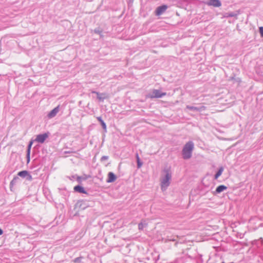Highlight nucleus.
<instances>
[{
    "mask_svg": "<svg viewBox=\"0 0 263 263\" xmlns=\"http://www.w3.org/2000/svg\"><path fill=\"white\" fill-rule=\"evenodd\" d=\"M172 177V174L170 168H165L162 173L160 181L161 190L165 191L170 186Z\"/></svg>",
    "mask_w": 263,
    "mask_h": 263,
    "instance_id": "obj_1",
    "label": "nucleus"
},
{
    "mask_svg": "<svg viewBox=\"0 0 263 263\" xmlns=\"http://www.w3.org/2000/svg\"><path fill=\"white\" fill-rule=\"evenodd\" d=\"M194 147V144L192 141L187 142L184 145L182 151V157L184 159L187 160L191 158Z\"/></svg>",
    "mask_w": 263,
    "mask_h": 263,
    "instance_id": "obj_2",
    "label": "nucleus"
},
{
    "mask_svg": "<svg viewBox=\"0 0 263 263\" xmlns=\"http://www.w3.org/2000/svg\"><path fill=\"white\" fill-rule=\"evenodd\" d=\"M165 95H166L165 92H162L161 91L159 90L155 89L153 90L151 97L160 98Z\"/></svg>",
    "mask_w": 263,
    "mask_h": 263,
    "instance_id": "obj_3",
    "label": "nucleus"
},
{
    "mask_svg": "<svg viewBox=\"0 0 263 263\" xmlns=\"http://www.w3.org/2000/svg\"><path fill=\"white\" fill-rule=\"evenodd\" d=\"M167 8V6L165 5L160 6L156 9V14L158 16L164 13Z\"/></svg>",
    "mask_w": 263,
    "mask_h": 263,
    "instance_id": "obj_4",
    "label": "nucleus"
},
{
    "mask_svg": "<svg viewBox=\"0 0 263 263\" xmlns=\"http://www.w3.org/2000/svg\"><path fill=\"white\" fill-rule=\"evenodd\" d=\"M186 108L191 110L200 112L204 110L205 107L204 106H202L201 107H195L193 106L187 105L186 106Z\"/></svg>",
    "mask_w": 263,
    "mask_h": 263,
    "instance_id": "obj_5",
    "label": "nucleus"
},
{
    "mask_svg": "<svg viewBox=\"0 0 263 263\" xmlns=\"http://www.w3.org/2000/svg\"><path fill=\"white\" fill-rule=\"evenodd\" d=\"M48 137V135L47 133L39 135L36 136L35 141L39 143H43Z\"/></svg>",
    "mask_w": 263,
    "mask_h": 263,
    "instance_id": "obj_6",
    "label": "nucleus"
},
{
    "mask_svg": "<svg viewBox=\"0 0 263 263\" xmlns=\"http://www.w3.org/2000/svg\"><path fill=\"white\" fill-rule=\"evenodd\" d=\"M207 4L209 6H213L215 7H219L221 6V3L219 0H209Z\"/></svg>",
    "mask_w": 263,
    "mask_h": 263,
    "instance_id": "obj_7",
    "label": "nucleus"
},
{
    "mask_svg": "<svg viewBox=\"0 0 263 263\" xmlns=\"http://www.w3.org/2000/svg\"><path fill=\"white\" fill-rule=\"evenodd\" d=\"M116 175L112 172H109L108 174V179L107 180V182L110 183L114 182L116 180Z\"/></svg>",
    "mask_w": 263,
    "mask_h": 263,
    "instance_id": "obj_8",
    "label": "nucleus"
},
{
    "mask_svg": "<svg viewBox=\"0 0 263 263\" xmlns=\"http://www.w3.org/2000/svg\"><path fill=\"white\" fill-rule=\"evenodd\" d=\"M59 111V106L52 109L48 115L49 118L54 117Z\"/></svg>",
    "mask_w": 263,
    "mask_h": 263,
    "instance_id": "obj_9",
    "label": "nucleus"
},
{
    "mask_svg": "<svg viewBox=\"0 0 263 263\" xmlns=\"http://www.w3.org/2000/svg\"><path fill=\"white\" fill-rule=\"evenodd\" d=\"M227 189V187L224 185H220L217 187L215 190L216 193H220Z\"/></svg>",
    "mask_w": 263,
    "mask_h": 263,
    "instance_id": "obj_10",
    "label": "nucleus"
},
{
    "mask_svg": "<svg viewBox=\"0 0 263 263\" xmlns=\"http://www.w3.org/2000/svg\"><path fill=\"white\" fill-rule=\"evenodd\" d=\"M74 190L76 192H78L81 193H86V191H85L84 189L80 185H77L74 187Z\"/></svg>",
    "mask_w": 263,
    "mask_h": 263,
    "instance_id": "obj_11",
    "label": "nucleus"
},
{
    "mask_svg": "<svg viewBox=\"0 0 263 263\" xmlns=\"http://www.w3.org/2000/svg\"><path fill=\"white\" fill-rule=\"evenodd\" d=\"M223 171V168L222 167H220L218 171L217 172V173H216V174L215 175V176H214V178L215 179H217L218 178L221 176V175L222 174V172Z\"/></svg>",
    "mask_w": 263,
    "mask_h": 263,
    "instance_id": "obj_12",
    "label": "nucleus"
},
{
    "mask_svg": "<svg viewBox=\"0 0 263 263\" xmlns=\"http://www.w3.org/2000/svg\"><path fill=\"white\" fill-rule=\"evenodd\" d=\"M32 143H33V141H30V143L28 146V150H27L28 162H29V160H30V149H31V147L32 146Z\"/></svg>",
    "mask_w": 263,
    "mask_h": 263,
    "instance_id": "obj_13",
    "label": "nucleus"
},
{
    "mask_svg": "<svg viewBox=\"0 0 263 263\" xmlns=\"http://www.w3.org/2000/svg\"><path fill=\"white\" fill-rule=\"evenodd\" d=\"M18 175L21 177H25L28 175V173L26 171H21L18 173Z\"/></svg>",
    "mask_w": 263,
    "mask_h": 263,
    "instance_id": "obj_14",
    "label": "nucleus"
},
{
    "mask_svg": "<svg viewBox=\"0 0 263 263\" xmlns=\"http://www.w3.org/2000/svg\"><path fill=\"white\" fill-rule=\"evenodd\" d=\"M96 94H97V98L99 100H103L104 99H105V97H102V95L98 93V92H96ZM102 95H104V94H102Z\"/></svg>",
    "mask_w": 263,
    "mask_h": 263,
    "instance_id": "obj_15",
    "label": "nucleus"
},
{
    "mask_svg": "<svg viewBox=\"0 0 263 263\" xmlns=\"http://www.w3.org/2000/svg\"><path fill=\"white\" fill-rule=\"evenodd\" d=\"M136 157H137V163H138V167L139 168H140L142 166V163H141V162L140 161V159L138 156V155H137Z\"/></svg>",
    "mask_w": 263,
    "mask_h": 263,
    "instance_id": "obj_16",
    "label": "nucleus"
},
{
    "mask_svg": "<svg viewBox=\"0 0 263 263\" xmlns=\"http://www.w3.org/2000/svg\"><path fill=\"white\" fill-rule=\"evenodd\" d=\"M259 30L261 36L263 37V27H260Z\"/></svg>",
    "mask_w": 263,
    "mask_h": 263,
    "instance_id": "obj_17",
    "label": "nucleus"
},
{
    "mask_svg": "<svg viewBox=\"0 0 263 263\" xmlns=\"http://www.w3.org/2000/svg\"><path fill=\"white\" fill-rule=\"evenodd\" d=\"M101 124L103 129L106 130V125L105 123H104V121L102 122L101 123Z\"/></svg>",
    "mask_w": 263,
    "mask_h": 263,
    "instance_id": "obj_18",
    "label": "nucleus"
},
{
    "mask_svg": "<svg viewBox=\"0 0 263 263\" xmlns=\"http://www.w3.org/2000/svg\"><path fill=\"white\" fill-rule=\"evenodd\" d=\"M228 16L230 17H233L235 16V14L234 13H230L228 14Z\"/></svg>",
    "mask_w": 263,
    "mask_h": 263,
    "instance_id": "obj_19",
    "label": "nucleus"
},
{
    "mask_svg": "<svg viewBox=\"0 0 263 263\" xmlns=\"http://www.w3.org/2000/svg\"><path fill=\"white\" fill-rule=\"evenodd\" d=\"M97 119L100 123L103 121L101 117H97Z\"/></svg>",
    "mask_w": 263,
    "mask_h": 263,
    "instance_id": "obj_20",
    "label": "nucleus"
},
{
    "mask_svg": "<svg viewBox=\"0 0 263 263\" xmlns=\"http://www.w3.org/2000/svg\"><path fill=\"white\" fill-rule=\"evenodd\" d=\"M28 177V179L31 180H32V176L31 175H30L29 174H28V175L27 176Z\"/></svg>",
    "mask_w": 263,
    "mask_h": 263,
    "instance_id": "obj_21",
    "label": "nucleus"
},
{
    "mask_svg": "<svg viewBox=\"0 0 263 263\" xmlns=\"http://www.w3.org/2000/svg\"><path fill=\"white\" fill-rule=\"evenodd\" d=\"M3 233V231L0 228V235H2Z\"/></svg>",
    "mask_w": 263,
    "mask_h": 263,
    "instance_id": "obj_22",
    "label": "nucleus"
},
{
    "mask_svg": "<svg viewBox=\"0 0 263 263\" xmlns=\"http://www.w3.org/2000/svg\"><path fill=\"white\" fill-rule=\"evenodd\" d=\"M221 263H224V262H221Z\"/></svg>",
    "mask_w": 263,
    "mask_h": 263,
    "instance_id": "obj_23",
    "label": "nucleus"
}]
</instances>
